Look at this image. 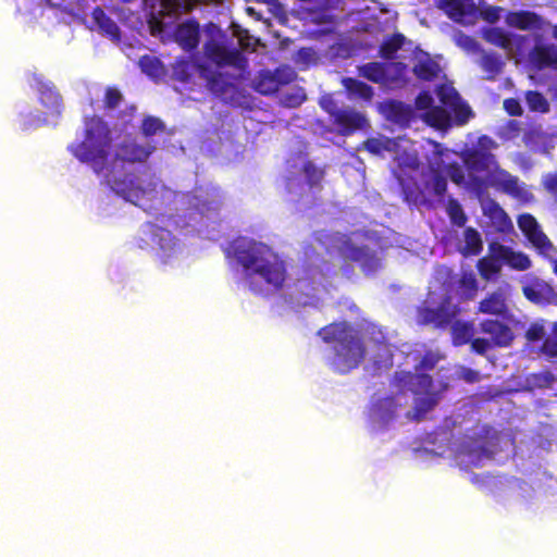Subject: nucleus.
Returning <instances> with one entry per match:
<instances>
[{
  "instance_id": "e433bc0d",
  "label": "nucleus",
  "mask_w": 557,
  "mask_h": 557,
  "mask_svg": "<svg viewBox=\"0 0 557 557\" xmlns=\"http://www.w3.org/2000/svg\"><path fill=\"white\" fill-rule=\"evenodd\" d=\"M451 341L455 346H462L472 339L474 329L470 322L454 321L451 324Z\"/></svg>"
},
{
  "instance_id": "c9c22d12",
  "label": "nucleus",
  "mask_w": 557,
  "mask_h": 557,
  "mask_svg": "<svg viewBox=\"0 0 557 557\" xmlns=\"http://www.w3.org/2000/svg\"><path fill=\"white\" fill-rule=\"evenodd\" d=\"M406 41V37L400 33H395L383 40L379 48V54L384 60H394L398 50Z\"/></svg>"
},
{
  "instance_id": "ea45409f",
  "label": "nucleus",
  "mask_w": 557,
  "mask_h": 557,
  "mask_svg": "<svg viewBox=\"0 0 557 557\" xmlns=\"http://www.w3.org/2000/svg\"><path fill=\"white\" fill-rule=\"evenodd\" d=\"M302 173L310 188H320L325 176V170L308 160L302 165Z\"/></svg>"
},
{
  "instance_id": "338daca9",
  "label": "nucleus",
  "mask_w": 557,
  "mask_h": 557,
  "mask_svg": "<svg viewBox=\"0 0 557 557\" xmlns=\"http://www.w3.org/2000/svg\"><path fill=\"white\" fill-rule=\"evenodd\" d=\"M470 343L472 350L479 355H484L491 347H493L490 339L481 337L471 339Z\"/></svg>"
},
{
  "instance_id": "f8f14e48",
  "label": "nucleus",
  "mask_w": 557,
  "mask_h": 557,
  "mask_svg": "<svg viewBox=\"0 0 557 557\" xmlns=\"http://www.w3.org/2000/svg\"><path fill=\"white\" fill-rule=\"evenodd\" d=\"M419 163L410 165L408 169H401L397 174L398 183L401 187L404 199L409 205H425L426 198L424 189L418 181Z\"/></svg>"
},
{
  "instance_id": "79ce46f5",
  "label": "nucleus",
  "mask_w": 557,
  "mask_h": 557,
  "mask_svg": "<svg viewBox=\"0 0 557 557\" xmlns=\"http://www.w3.org/2000/svg\"><path fill=\"white\" fill-rule=\"evenodd\" d=\"M447 215L453 225L463 227L468 222V216L465 213L461 205L455 198H449L446 207Z\"/></svg>"
},
{
  "instance_id": "a18cd8bd",
  "label": "nucleus",
  "mask_w": 557,
  "mask_h": 557,
  "mask_svg": "<svg viewBox=\"0 0 557 557\" xmlns=\"http://www.w3.org/2000/svg\"><path fill=\"white\" fill-rule=\"evenodd\" d=\"M425 188L432 189L434 196L443 198L447 191V180L437 170L432 169L430 181H425Z\"/></svg>"
},
{
  "instance_id": "4be33fe9",
  "label": "nucleus",
  "mask_w": 557,
  "mask_h": 557,
  "mask_svg": "<svg viewBox=\"0 0 557 557\" xmlns=\"http://www.w3.org/2000/svg\"><path fill=\"white\" fill-rule=\"evenodd\" d=\"M506 23L520 30L542 29L544 26L543 17L528 10L509 12L506 16Z\"/></svg>"
},
{
  "instance_id": "ddd939ff",
  "label": "nucleus",
  "mask_w": 557,
  "mask_h": 557,
  "mask_svg": "<svg viewBox=\"0 0 557 557\" xmlns=\"http://www.w3.org/2000/svg\"><path fill=\"white\" fill-rule=\"evenodd\" d=\"M34 81L39 102L46 109V114L60 117L63 111V99L55 85L37 75L34 76Z\"/></svg>"
},
{
  "instance_id": "aec40b11",
  "label": "nucleus",
  "mask_w": 557,
  "mask_h": 557,
  "mask_svg": "<svg viewBox=\"0 0 557 557\" xmlns=\"http://www.w3.org/2000/svg\"><path fill=\"white\" fill-rule=\"evenodd\" d=\"M462 161L466 168L472 172H487L498 168L496 157L490 151L471 149L462 153Z\"/></svg>"
},
{
  "instance_id": "603ef678",
  "label": "nucleus",
  "mask_w": 557,
  "mask_h": 557,
  "mask_svg": "<svg viewBox=\"0 0 557 557\" xmlns=\"http://www.w3.org/2000/svg\"><path fill=\"white\" fill-rule=\"evenodd\" d=\"M124 100L123 94L115 86H109L104 90L103 108L104 110L116 109Z\"/></svg>"
},
{
  "instance_id": "9b49d317",
  "label": "nucleus",
  "mask_w": 557,
  "mask_h": 557,
  "mask_svg": "<svg viewBox=\"0 0 557 557\" xmlns=\"http://www.w3.org/2000/svg\"><path fill=\"white\" fill-rule=\"evenodd\" d=\"M296 78V73L289 66H281L274 71L264 70L259 72L253 82V88L261 95H273L282 86L288 85Z\"/></svg>"
},
{
  "instance_id": "774afa93",
  "label": "nucleus",
  "mask_w": 557,
  "mask_h": 557,
  "mask_svg": "<svg viewBox=\"0 0 557 557\" xmlns=\"http://www.w3.org/2000/svg\"><path fill=\"white\" fill-rule=\"evenodd\" d=\"M500 11L499 7H488L481 12V16L484 21L494 24L500 18Z\"/></svg>"
},
{
  "instance_id": "37998d69",
  "label": "nucleus",
  "mask_w": 557,
  "mask_h": 557,
  "mask_svg": "<svg viewBox=\"0 0 557 557\" xmlns=\"http://www.w3.org/2000/svg\"><path fill=\"white\" fill-rule=\"evenodd\" d=\"M500 270V263L492 258L484 257L478 261V271L486 281L495 278Z\"/></svg>"
},
{
  "instance_id": "f257e3e1",
  "label": "nucleus",
  "mask_w": 557,
  "mask_h": 557,
  "mask_svg": "<svg viewBox=\"0 0 557 557\" xmlns=\"http://www.w3.org/2000/svg\"><path fill=\"white\" fill-rule=\"evenodd\" d=\"M232 247L252 293L267 296L282 289L286 280L285 263L267 245L239 238Z\"/></svg>"
},
{
  "instance_id": "a211bd4d",
  "label": "nucleus",
  "mask_w": 557,
  "mask_h": 557,
  "mask_svg": "<svg viewBox=\"0 0 557 557\" xmlns=\"http://www.w3.org/2000/svg\"><path fill=\"white\" fill-rule=\"evenodd\" d=\"M327 112L333 117L334 124H336L341 133L344 135L351 134L357 129H361L367 125V119L363 114L351 110V109H334Z\"/></svg>"
},
{
  "instance_id": "bb28decb",
  "label": "nucleus",
  "mask_w": 557,
  "mask_h": 557,
  "mask_svg": "<svg viewBox=\"0 0 557 557\" xmlns=\"http://www.w3.org/2000/svg\"><path fill=\"white\" fill-rule=\"evenodd\" d=\"M408 67L404 62H385L382 85L387 88H400L407 83Z\"/></svg>"
},
{
  "instance_id": "c85d7f7f",
  "label": "nucleus",
  "mask_w": 557,
  "mask_h": 557,
  "mask_svg": "<svg viewBox=\"0 0 557 557\" xmlns=\"http://www.w3.org/2000/svg\"><path fill=\"white\" fill-rule=\"evenodd\" d=\"M94 22L99 29L113 40H120L121 32L116 23L103 11L102 8L96 7L91 13Z\"/></svg>"
},
{
  "instance_id": "cd10ccee",
  "label": "nucleus",
  "mask_w": 557,
  "mask_h": 557,
  "mask_svg": "<svg viewBox=\"0 0 557 557\" xmlns=\"http://www.w3.org/2000/svg\"><path fill=\"white\" fill-rule=\"evenodd\" d=\"M377 354L374 355L368 364V370L372 375H381L388 372L393 367V354L385 341L377 342Z\"/></svg>"
},
{
  "instance_id": "c756f323",
  "label": "nucleus",
  "mask_w": 557,
  "mask_h": 557,
  "mask_svg": "<svg viewBox=\"0 0 557 557\" xmlns=\"http://www.w3.org/2000/svg\"><path fill=\"white\" fill-rule=\"evenodd\" d=\"M484 214L499 232H505L512 226L509 215L495 200H491L486 205Z\"/></svg>"
},
{
  "instance_id": "b1692460",
  "label": "nucleus",
  "mask_w": 557,
  "mask_h": 557,
  "mask_svg": "<svg viewBox=\"0 0 557 557\" xmlns=\"http://www.w3.org/2000/svg\"><path fill=\"white\" fill-rule=\"evenodd\" d=\"M492 185L512 198L519 199L523 196V188L520 185L519 178L506 170L497 168L492 177Z\"/></svg>"
},
{
  "instance_id": "0e129e2a",
  "label": "nucleus",
  "mask_w": 557,
  "mask_h": 557,
  "mask_svg": "<svg viewBox=\"0 0 557 557\" xmlns=\"http://www.w3.org/2000/svg\"><path fill=\"white\" fill-rule=\"evenodd\" d=\"M504 109L510 116H521L523 110L518 99L507 98L504 100Z\"/></svg>"
},
{
  "instance_id": "423d86ee",
  "label": "nucleus",
  "mask_w": 557,
  "mask_h": 557,
  "mask_svg": "<svg viewBox=\"0 0 557 557\" xmlns=\"http://www.w3.org/2000/svg\"><path fill=\"white\" fill-rule=\"evenodd\" d=\"M496 432L492 426L476 424L465 434L458 455L467 457L470 465L480 467L483 460L493 458L492 448L496 445Z\"/></svg>"
},
{
  "instance_id": "473e14b6",
  "label": "nucleus",
  "mask_w": 557,
  "mask_h": 557,
  "mask_svg": "<svg viewBox=\"0 0 557 557\" xmlns=\"http://www.w3.org/2000/svg\"><path fill=\"white\" fill-rule=\"evenodd\" d=\"M479 312L493 315H504L508 308L500 293H492L479 302Z\"/></svg>"
},
{
  "instance_id": "e2e57ef3",
  "label": "nucleus",
  "mask_w": 557,
  "mask_h": 557,
  "mask_svg": "<svg viewBox=\"0 0 557 557\" xmlns=\"http://www.w3.org/2000/svg\"><path fill=\"white\" fill-rule=\"evenodd\" d=\"M544 189L554 198L557 203V172L547 173L542 181Z\"/></svg>"
},
{
  "instance_id": "5701e85b",
  "label": "nucleus",
  "mask_w": 557,
  "mask_h": 557,
  "mask_svg": "<svg viewBox=\"0 0 557 557\" xmlns=\"http://www.w3.org/2000/svg\"><path fill=\"white\" fill-rule=\"evenodd\" d=\"M175 39L186 51L196 49L200 40V26L196 20H188L176 27Z\"/></svg>"
},
{
  "instance_id": "2f4dec72",
  "label": "nucleus",
  "mask_w": 557,
  "mask_h": 557,
  "mask_svg": "<svg viewBox=\"0 0 557 557\" xmlns=\"http://www.w3.org/2000/svg\"><path fill=\"white\" fill-rule=\"evenodd\" d=\"M478 293V281L472 271H463L457 284V295L461 301L472 300Z\"/></svg>"
},
{
  "instance_id": "bf43d9fd",
  "label": "nucleus",
  "mask_w": 557,
  "mask_h": 557,
  "mask_svg": "<svg viewBox=\"0 0 557 557\" xmlns=\"http://www.w3.org/2000/svg\"><path fill=\"white\" fill-rule=\"evenodd\" d=\"M446 173L456 185H462L465 183V172L460 164L451 162L446 166Z\"/></svg>"
},
{
  "instance_id": "c03bdc74",
  "label": "nucleus",
  "mask_w": 557,
  "mask_h": 557,
  "mask_svg": "<svg viewBox=\"0 0 557 557\" xmlns=\"http://www.w3.org/2000/svg\"><path fill=\"white\" fill-rule=\"evenodd\" d=\"M528 108L534 112L546 113L549 111V103L542 92L537 90H529L525 94Z\"/></svg>"
},
{
  "instance_id": "dca6fc26",
  "label": "nucleus",
  "mask_w": 557,
  "mask_h": 557,
  "mask_svg": "<svg viewBox=\"0 0 557 557\" xmlns=\"http://www.w3.org/2000/svg\"><path fill=\"white\" fill-rule=\"evenodd\" d=\"M442 358L438 351L425 350L414 364L413 371L407 373V383H433L430 372L436 368Z\"/></svg>"
},
{
  "instance_id": "052dcab7",
  "label": "nucleus",
  "mask_w": 557,
  "mask_h": 557,
  "mask_svg": "<svg viewBox=\"0 0 557 557\" xmlns=\"http://www.w3.org/2000/svg\"><path fill=\"white\" fill-rule=\"evenodd\" d=\"M510 250V247L498 243H493L490 245V251L492 253L491 258L496 260L497 262L503 261L506 263Z\"/></svg>"
},
{
  "instance_id": "a19ab883",
  "label": "nucleus",
  "mask_w": 557,
  "mask_h": 557,
  "mask_svg": "<svg viewBox=\"0 0 557 557\" xmlns=\"http://www.w3.org/2000/svg\"><path fill=\"white\" fill-rule=\"evenodd\" d=\"M385 62H369L359 67V75L366 79L382 85Z\"/></svg>"
},
{
  "instance_id": "58836bf2",
  "label": "nucleus",
  "mask_w": 557,
  "mask_h": 557,
  "mask_svg": "<svg viewBox=\"0 0 557 557\" xmlns=\"http://www.w3.org/2000/svg\"><path fill=\"white\" fill-rule=\"evenodd\" d=\"M425 121L429 125L446 129L450 126V114L441 106L430 108L425 113Z\"/></svg>"
},
{
  "instance_id": "72a5a7b5",
  "label": "nucleus",
  "mask_w": 557,
  "mask_h": 557,
  "mask_svg": "<svg viewBox=\"0 0 557 557\" xmlns=\"http://www.w3.org/2000/svg\"><path fill=\"white\" fill-rule=\"evenodd\" d=\"M481 69L485 72V78L494 81L503 71L504 61L495 52H483L479 62Z\"/></svg>"
},
{
  "instance_id": "3c124183",
  "label": "nucleus",
  "mask_w": 557,
  "mask_h": 557,
  "mask_svg": "<svg viewBox=\"0 0 557 557\" xmlns=\"http://www.w3.org/2000/svg\"><path fill=\"white\" fill-rule=\"evenodd\" d=\"M165 128L164 123L156 116L148 115L146 116L141 122V134L145 137H151L154 136L159 132H163Z\"/></svg>"
},
{
  "instance_id": "8fccbe9b",
  "label": "nucleus",
  "mask_w": 557,
  "mask_h": 557,
  "mask_svg": "<svg viewBox=\"0 0 557 557\" xmlns=\"http://www.w3.org/2000/svg\"><path fill=\"white\" fill-rule=\"evenodd\" d=\"M506 264H508L513 270L525 271L531 268L532 262L528 255L520 251H513L511 249L507 258Z\"/></svg>"
},
{
  "instance_id": "09e8293b",
  "label": "nucleus",
  "mask_w": 557,
  "mask_h": 557,
  "mask_svg": "<svg viewBox=\"0 0 557 557\" xmlns=\"http://www.w3.org/2000/svg\"><path fill=\"white\" fill-rule=\"evenodd\" d=\"M553 290L549 286H534L528 285L523 287L524 297L534 304H544L546 300V294H552Z\"/></svg>"
},
{
  "instance_id": "7c9ffc66",
  "label": "nucleus",
  "mask_w": 557,
  "mask_h": 557,
  "mask_svg": "<svg viewBox=\"0 0 557 557\" xmlns=\"http://www.w3.org/2000/svg\"><path fill=\"white\" fill-rule=\"evenodd\" d=\"M342 85L350 98H359L370 101L373 98L374 91L372 86L354 77H344Z\"/></svg>"
},
{
  "instance_id": "2eb2a0df",
  "label": "nucleus",
  "mask_w": 557,
  "mask_h": 557,
  "mask_svg": "<svg viewBox=\"0 0 557 557\" xmlns=\"http://www.w3.org/2000/svg\"><path fill=\"white\" fill-rule=\"evenodd\" d=\"M408 403V396L400 392L395 396L373 400L371 405V412L382 423L387 424L398 416V410L407 406Z\"/></svg>"
},
{
  "instance_id": "1a4fd4ad",
  "label": "nucleus",
  "mask_w": 557,
  "mask_h": 557,
  "mask_svg": "<svg viewBox=\"0 0 557 557\" xmlns=\"http://www.w3.org/2000/svg\"><path fill=\"white\" fill-rule=\"evenodd\" d=\"M517 223L536 252L544 258L553 259L554 255L557 253V249L543 232L536 219L531 213H523L518 216Z\"/></svg>"
},
{
  "instance_id": "7ed1b4c3",
  "label": "nucleus",
  "mask_w": 557,
  "mask_h": 557,
  "mask_svg": "<svg viewBox=\"0 0 557 557\" xmlns=\"http://www.w3.org/2000/svg\"><path fill=\"white\" fill-rule=\"evenodd\" d=\"M318 335L331 346L330 367L334 372L347 374L364 360L367 349L363 339L348 322L330 323L321 327Z\"/></svg>"
},
{
  "instance_id": "680f3d73",
  "label": "nucleus",
  "mask_w": 557,
  "mask_h": 557,
  "mask_svg": "<svg viewBox=\"0 0 557 557\" xmlns=\"http://www.w3.org/2000/svg\"><path fill=\"white\" fill-rule=\"evenodd\" d=\"M521 132V123L517 120H509L502 129L500 136L505 139H513Z\"/></svg>"
},
{
  "instance_id": "69168bd1",
  "label": "nucleus",
  "mask_w": 557,
  "mask_h": 557,
  "mask_svg": "<svg viewBox=\"0 0 557 557\" xmlns=\"http://www.w3.org/2000/svg\"><path fill=\"white\" fill-rule=\"evenodd\" d=\"M453 111L456 114L458 124H465L472 116L470 107L462 101L459 102L458 107L454 108Z\"/></svg>"
},
{
  "instance_id": "6e6d98bb",
  "label": "nucleus",
  "mask_w": 557,
  "mask_h": 557,
  "mask_svg": "<svg viewBox=\"0 0 557 557\" xmlns=\"http://www.w3.org/2000/svg\"><path fill=\"white\" fill-rule=\"evenodd\" d=\"M546 334L545 324L543 321H535L532 322L527 332H525V338L529 343H535L541 339H545L544 336Z\"/></svg>"
},
{
  "instance_id": "f3484780",
  "label": "nucleus",
  "mask_w": 557,
  "mask_h": 557,
  "mask_svg": "<svg viewBox=\"0 0 557 557\" xmlns=\"http://www.w3.org/2000/svg\"><path fill=\"white\" fill-rule=\"evenodd\" d=\"M480 330L490 336L494 347H509L515 339L512 330L507 324L497 320H483L480 323Z\"/></svg>"
},
{
  "instance_id": "4468645a",
  "label": "nucleus",
  "mask_w": 557,
  "mask_h": 557,
  "mask_svg": "<svg viewBox=\"0 0 557 557\" xmlns=\"http://www.w3.org/2000/svg\"><path fill=\"white\" fill-rule=\"evenodd\" d=\"M339 251L344 258L358 262L366 274L373 273L380 268V259L368 246H356L348 239L343 243Z\"/></svg>"
},
{
  "instance_id": "39448f33",
  "label": "nucleus",
  "mask_w": 557,
  "mask_h": 557,
  "mask_svg": "<svg viewBox=\"0 0 557 557\" xmlns=\"http://www.w3.org/2000/svg\"><path fill=\"white\" fill-rule=\"evenodd\" d=\"M195 74L206 81V87L222 101L235 106L238 100L239 89L231 77L221 73L210 64L198 63L189 58L176 59L172 65V76L175 81L189 84Z\"/></svg>"
},
{
  "instance_id": "6ab92c4d",
  "label": "nucleus",
  "mask_w": 557,
  "mask_h": 557,
  "mask_svg": "<svg viewBox=\"0 0 557 557\" xmlns=\"http://www.w3.org/2000/svg\"><path fill=\"white\" fill-rule=\"evenodd\" d=\"M205 53L216 65H235L243 55L237 49L228 50L223 44L210 39L205 44Z\"/></svg>"
},
{
  "instance_id": "f03ea898",
  "label": "nucleus",
  "mask_w": 557,
  "mask_h": 557,
  "mask_svg": "<svg viewBox=\"0 0 557 557\" xmlns=\"http://www.w3.org/2000/svg\"><path fill=\"white\" fill-rule=\"evenodd\" d=\"M156 147L152 145H140L133 138H126L119 143L114 150L112 165L104 173L106 184L124 199L138 205L147 189L138 182L133 173H121L117 163H144Z\"/></svg>"
},
{
  "instance_id": "412c9836",
  "label": "nucleus",
  "mask_w": 557,
  "mask_h": 557,
  "mask_svg": "<svg viewBox=\"0 0 557 557\" xmlns=\"http://www.w3.org/2000/svg\"><path fill=\"white\" fill-rule=\"evenodd\" d=\"M386 119L401 127H407L414 120V110L411 106L397 100H388L383 107Z\"/></svg>"
},
{
  "instance_id": "13d9d810",
  "label": "nucleus",
  "mask_w": 557,
  "mask_h": 557,
  "mask_svg": "<svg viewBox=\"0 0 557 557\" xmlns=\"http://www.w3.org/2000/svg\"><path fill=\"white\" fill-rule=\"evenodd\" d=\"M455 375H456L457 380H462L468 383H475V382L481 381V379H482L479 371H475V370L467 368V367H458Z\"/></svg>"
},
{
  "instance_id": "de8ad7c7",
  "label": "nucleus",
  "mask_w": 557,
  "mask_h": 557,
  "mask_svg": "<svg viewBox=\"0 0 557 557\" xmlns=\"http://www.w3.org/2000/svg\"><path fill=\"white\" fill-rule=\"evenodd\" d=\"M466 250L470 255H479L483 249L482 238L480 233L473 227L465 230Z\"/></svg>"
},
{
  "instance_id": "0eeeda50",
  "label": "nucleus",
  "mask_w": 557,
  "mask_h": 557,
  "mask_svg": "<svg viewBox=\"0 0 557 557\" xmlns=\"http://www.w3.org/2000/svg\"><path fill=\"white\" fill-rule=\"evenodd\" d=\"M460 308L453 304L450 296H445L436 308L422 305L417 308V323L433 325L436 329L448 327L459 315Z\"/></svg>"
},
{
  "instance_id": "4d7b16f0",
  "label": "nucleus",
  "mask_w": 557,
  "mask_h": 557,
  "mask_svg": "<svg viewBox=\"0 0 557 557\" xmlns=\"http://www.w3.org/2000/svg\"><path fill=\"white\" fill-rule=\"evenodd\" d=\"M196 0H162V4L169 11L176 12H188L194 8Z\"/></svg>"
},
{
  "instance_id": "a878e982",
  "label": "nucleus",
  "mask_w": 557,
  "mask_h": 557,
  "mask_svg": "<svg viewBox=\"0 0 557 557\" xmlns=\"http://www.w3.org/2000/svg\"><path fill=\"white\" fill-rule=\"evenodd\" d=\"M529 60L539 71L557 65V49L550 45H535L529 53Z\"/></svg>"
},
{
  "instance_id": "9d476101",
  "label": "nucleus",
  "mask_w": 557,
  "mask_h": 557,
  "mask_svg": "<svg viewBox=\"0 0 557 557\" xmlns=\"http://www.w3.org/2000/svg\"><path fill=\"white\" fill-rule=\"evenodd\" d=\"M435 386L436 385H414L412 389L414 407L412 411L406 413V418L409 421H421L425 414L437 405L443 392L448 387V385H440V388L435 389Z\"/></svg>"
},
{
  "instance_id": "393cba45",
  "label": "nucleus",
  "mask_w": 557,
  "mask_h": 557,
  "mask_svg": "<svg viewBox=\"0 0 557 557\" xmlns=\"http://www.w3.org/2000/svg\"><path fill=\"white\" fill-rule=\"evenodd\" d=\"M441 9L455 22L463 23L467 16L475 13L474 0H442Z\"/></svg>"
},
{
  "instance_id": "20e7f679",
  "label": "nucleus",
  "mask_w": 557,
  "mask_h": 557,
  "mask_svg": "<svg viewBox=\"0 0 557 557\" xmlns=\"http://www.w3.org/2000/svg\"><path fill=\"white\" fill-rule=\"evenodd\" d=\"M84 138L71 144L69 151L81 162L89 163L97 174L107 169L111 132L108 124L98 115L84 117Z\"/></svg>"
},
{
  "instance_id": "4c0bfd02",
  "label": "nucleus",
  "mask_w": 557,
  "mask_h": 557,
  "mask_svg": "<svg viewBox=\"0 0 557 557\" xmlns=\"http://www.w3.org/2000/svg\"><path fill=\"white\" fill-rule=\"evenodd\" d=\"M412 72L420 81L432 82L437 77L440 66L435 61L426 58L417 62L412 69Z\"/></svg>"
},
{
  "instance_id": "f704fd0d",
  "label": "nucleus",
  "mask_w": 557,
  "mask_h": 557,
  "mask_svg": "<svg viewBox=\"0 0 557 557\" xmlns=\"http://www.w3.org/2000/svg\"><path fill=\"white\" fill-rule=\"evenodd\" d=\"M483 39L496 47L506 51L512 50L511 35L500 27H490L483 32Z\"/></svg>"
},
{
  "instance_id": "6e6552de",
  "label": "nucleus",
  "mask_w": 557,
  "mask_h": 557,
  "mask_svg": "<svg viewBox=\"0 0 557 557\" xmlns=\"http://www.w3.org/2000/svg\"><path fill=\"white\" fill-rule=\"evenodd\" d=\"M143 234L153 244L156 256L162 264L177 257L180 245L169 230L148 222L144 225Z\"/></svg>"
},
{
  "instance_id": "49530a36",
  "label": "nucleus",
  "mask_w": 557,
  "mask_h": 557,
  "mask_svg": "<svg viewBox=\"0 0 557 557\" xmlns=\"http://www.w3.org/2000/svg\"><path fill=\"white\" fill-rule=\"evenodd\" d=\"M437 96L441 103L451 110L458 107L459 102L461 101V98L456 89L447 85H441L438 87Z\"/></svg>"
},
{
  "instance_id": "864d4df0",
  "label": "nucleus",
  "mask_w": 557,
  "mask_h": 557,
  "mask_svg": "<svg viewBox=\"0 0 557 557\" xmlns=\"http://www.w3.org/2000/svg\"><path fill=\"white\" fill-rule=\"evenodd\" d=\"M552 331L553 335L545 337L539 349L542 355L549 359L557 358V321L553 324Z\"/></svg>"
},
{
  "instance_id": "5fc2aeb1",
  "label": "nucleus",
  "mask_w": 557,
  "mask_h": 557,
  "mask_svg": "<svg viewBox=\"0 0 557 557\" xmlns=\"http://www.w3.org/2000/svg\"><path fill=\"white\" fill-rule=\"evenodd\" d=\"M139 65L143 72L153 77L159 76L163 71L162 63L157 58L149 55L141 57L139 60Z\"/></svg>"
}]
</instances>
